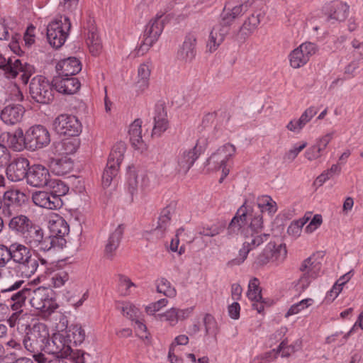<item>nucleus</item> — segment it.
I'll use <instances>...</instances> for the list:
<instances>
[{
  "label": "nucleus",
  "mask_w": 363,
  "mask_h": 363,
  "mask_svg": "<svg viewBox=\"0 0 363 363\" xmlns=\"http://www.w3.org/2000/svg\"><path fill=\"white\" fill-rule=\"evenodd\" d=\"M248 221V235L250 239L256 236L261 237L262 243L267 240L269 234L262 233L264 228L262 213L260 211H255L253 206L247 204L245 201L237 211L235 216L231 220L227 228L228 238L238 235L240 230L245 226Z\"/></svg>",
  "instance_id": "f257e3e1"
},
{
  "label": "nucleus",
  "mask_w": 363,
  "mask_h": 363,
  "mask_svg": "<svg viewBox=\"0 0 363 363\" xmlns=\"http://www.w3.org/2000/svg\"><path fill=\"white\" fill-rule=\"evenodd\" d=\"M48 340H50V334L48 327L44 323H37L33 325H26L23 345L39 363L45 359L42 352H47Z\"/></svg>",
  "instance_id": "f03ea898"
},
{
  "label": "nucleus",
  "mask_w": 363,
  "mask_h": 363,
  "mask_svg": "<svg viewBox=\"0 0 363 363\" xmlns=\"http://www.w3.org/2000/svg\"><path fill=\"white\" fill-rule=\"evenodd\" d=\"M9 246L11 261L16 264V271L23 278L31 277L37 271L38 260L32 255L30 248L17 242Z\"/></svg>",
  "instance_id": "7ed1b4c3"
},
{
  "label": "nucleus",
  "mask_w": 363,
  "mask_h": 363,
  "mask_svg": "<svg viewBox=\"0 0 363 363\" xmlns=\"http://www.w3.org/2000/svg\"><path fill=\"white\" fill-rule=\"evenodd\" d=\"M125 150L126 145L123 142L117 143L113 146L101 178L102 187L104 189L111 186L112 181L118 174Z\"/></svg>",
  "instance_id": "20e7f679"
},
{
  "label": "nucleus",
  "mask_w": 363,
  "mask_h": 363,
  "mask_svg": "<svg viewBox=\"0 0 363 363\" xmlns=\"http://www.w3.org/2000/svg\"><path fill=\"white\" fill-rule=\"evenodd\" d=\"M71 28L69 18L60 16L52 21L47 27V38L51 46L57 49L65 43Z\"/></svg>",
  "instance_id": "39448f33"
},
{
  "label": "nucleus",
  "mask_w": 363,
  "mask_h": 363,
  "mask_svg": "<svg viewBox=\"0 0 363 363\" xmlns=\"http://www.w3.org/2000/svg\"><path fill=\"white\" fill-rule=\"evenodd\" d=\"M52 82L42 75L34 77L29 85V94L37 103L48 104L54 99Z\"/></svg>",
  "instance_id": "423d86ee"
},
{
  "label": "nucleus",
  "mask_w": 363,
  "mask_h": 363,
  "mask_svg": "<svg viewBox=\"0 0 363 363\" xmlns=\"http://www.w3.org/2000/svg\"><path fill=\"white\" fill-rule=\"evenodd\" d=\"M287 250L284 243L269 242L255 258V264L263 267L269 262H282L286 257Z\"/></svg>",
  "instance_id": "0eeeda50"
},
{
  "label": "nucleus",
  "mask_w": 363,
  "mask_h": 363,
  "mask_svg": "<svg viewBox=\"0 0 363 363\" xmlns=\"http://www.w3.org/2000/svg\"><path fill=\"white\" fill-rule=\"evenodd\" d=\"M1 69L4 71V74L7 79H14L21 73L20 79L23 84L28 82L30 77L35 72L33 66L27 63L23 65L19 59L15 57L7 59L1 66Z\"/></svg>",
  "instance_id": "6e6552de"
},
{
  "label": "nucleus",
  "mask_w": 363,
  "mask_h": 363,
  "mask_svg": "<svg viewBox=\"0 0 363 363\" xmlns=\"http://www.w3.org/2000/svg\"><path fill=\"white\" fill-rule=\"evenodd\" d=\"M53 128L60 135L76 137L81 133L82 125L75 116L63 113L55 118Z\"/></svg>",
  "instance_id": "1a4fd4ad"
},
{
  "label": "nucleus",
  "mask_w": 363,
  "mask_h": 363,
  "mask_svg": "<svg viewBox=\"0 0 363 363\" xmlns=\"http://www.w3.org/2000/svg\"><path fill=\"white\" fill-rule=\"evenodd\" d=\"M30 292V289L24 288L18 291H14L12 296H10V300L7 301L6 306L9 310V318L7 319V323L11 328H13L20 320L26 300Z\"/></svg>",
  "instance_id": "9d476101"
},
{
  "label": "nucleus",
  "mask_w": 363,
  "mask_h": 363,
  "mask_svg": "<svg viewBox=\"0 0 363 363\" xmlns=\"http://www.w3.org/2000/svg\"><path fill=\"white\" fill-rule=\"evenodd\" d=\"M162 16L157 14L146 26L143 34V40L138 51V54L144 55L157 41L164 28Z\"/></svg>",
  "instance_id": "9b49d317"
},
{
  "label": "nucleus",
  "mask_w": 363,
  "mask_h": 363,
  "mask_svg": "<svg viewBox=\"0 0 363 363\" xmlns=\"http://www.w3.org/2000/svg\"><path fill=\"white\" fill-rule=\"evenodd\" d=\"M28 200V196L18 189H11L4 192L0 199V210L5 216L10 217Z\"/></svg>",
  "instance_id": "f8f14e48"
},
{
  "label": "nucleus",
  "mask_w": 363,
  "mask_h": 363,
  "mask_svg": "<svg viewBox=\"0 0 363 363\" xmlns=\"http://www.w3.org/2000/svg\"><path fill=\"white\" fill-rule=\"evenodd\" d=\"M30 304L42 313L50 315L58 307L52 297V291L45 287H39L33 291Z\"/></svg>",
  "instance_id": "ddd939ff"
},
{
  "label": "nucleus",
  "mask_w": 363,
  "mask_h": 363,
  "mask_svg": "<svg viewBox=\"0 0 363 363\" xmlns=\"http://www.w3.org/2000/svg\"><path fill=\"white\" fill-rule=\"evenodd\" d=\"M27 150L35 151L43 148L50 143V135L48 130L41 125L32 126L26 132Z\"/></svg>",
  "instance_id": "4468645a"
},
{
  "label": "nucleus",
  "mask_w": 363,
  "mask_h": 363,
  "mask_svg": "<svg viewBox=\"0 0 363 363\" xmlns=\"http://www.w3.org/2000/svg\"><path fill=\"white\" fill-rule=\"evenodd\" d=\"M303 275L299 278L297 286L301 290H305L313 279L317 278L321 271V264L315 260L313 256L304 259L299 268Z\"/></svg>",
  "instance_id": "2eb2a0df"
},
{
  "label": "nucleus",
  "mask_w": 363,
  "mask_h": 363,
  "mask_svg": "<svg viewBox=\"0 0 363 363\" xmlns=\"http://www.w3.org/2000/svg\"><path fill=\"white\" fill-rule=\"evenodd\" d=\"M26 243L39 252H48L49 242L48 236L44 235L43 230L38 225L33 224L23 236Z\"/></svg>",
  "instance_id": "dca6fc26"
},
{
  "label": "nucleus",
  "mask_w": 363,
  "mask_h": 363,
  "mask_svg": "<svg viewBox=\"0 0 363 363\" xmlns=\"http://www.w3.org/2000/svg\"><path fill=\"white\" fill-rule=\"evenodd\" d=\"M316 50L317 48L314 43L310 42L302 43L290 52L289 55L290 65L294 69L304 66Z\"/></svg>",
  "instance_id": "f3484780"
},
{
  "label": "nucleus",
  "mask_w": 363,
  "mask_h": 363,
  "mask_svg": "<svg viewBox=\"0 0 363 363\" xmlns=\"http://www.w3.org/2000/svg\"><path fill=\"white\" fill-rule=\"evenodd\" d=\"M255 0H247L244 3L233 6L228 2L221 13L220 24L222 27L228 28L233 21L245 13L252 6Z\"/></svg>",
  "instance_id": "a211bd4d"
},
{
  "label": "nucleus",
  "mask_w": 363,
  "mask_h": 363,
  "mask_svg": "<svg viewBox=\"0 0 363 363\" xmlns=\"http://www.w3.org/2000/svg\"><path fill=\"white\" fill-rule=\"evenodd\" d=\"M29 161L22 157L15 158L7 167V178L12 182H19L27 179L29 172Z\"/></svg>",
  "instance_id": "6ab92c4d"
},
{
  "label": "nucleus",
  "mask_w": 363,
  "mask_h": 363,
  "mask_svg": "<svg viewBox=\"0 0 363 363\" xmlns=\"http://www.w3.org/2000/svg\"><path fill=\"white\" fill-rule=\"evenodd\" d=\"M236 151L235 147L230 143H226L218 148L207 160L206 164H213V168L216 170L220 169L225 165L228 160L234 156Z\"/></svg>",
  "instance_id": "aec40b11"
},
{
  "label": "nucleus",
  "mask_w": 363,
  "mask_h": 363,
  "mask_svg": "<svg viewBox=\"0 0 363 363\" xmlns=\"http://www.w3.org/2000/svg\"><path fill=\"white\" fill-rule=\"evenodd\" d=\"M48 346L47 353L62 358H67V354L70 352V347H72L63 332L54 333L51 340H48Z\"/></svg>",
  "instance_id": "412c9836"
},
{
  "label": "nucleus",
  "mask_w": 363,
  "mask_h": 363,
  "mask_svg": "<svg viewBox=\"0 0 363 363\" xmlns=\"http://www.w3.org/2000/svg\"><path fill=\"white\" fill-rule=\"evenodd\" d=\"M201 153V147H199L197 144L192 148L182 150L177 157V171L186 174L194 165Z\"/></svg>",
  "instance_id": "4be33fe9"
},
{
  "label": "nucleus",
  "mask_w": 363,
  "mask_h": 363,
  "mask_svg": "<svg viewBox=\"0 0 363 363\" xmlns=\"http://www.w3.org/2000/svg\"><path fill=\"white\" fill-rule=\"evenodd\" d=\"M32 200L35 206L50 210L60 209L63 206L62 199L53 196L50 191H35L33 193Z\"/></svg>",
  "instance_id": "5701e85b"
},
{
  "label": "nucleus",
  "mask_w": 363,
  "mask_h": 363,
  "mask_svg": "<svg viewBox=\"0 0 363 363\" xmlns=\"http://www.w3.org/2000/svg\"><path fill=\"white\" fill-rule=\"evenodd\" d=\"M349 5L339 0L333 1L324 7V12L328 21L342 22L345 21L349 15Z\"/></svg>",
  "instance_id": "b1692460"
},
{
  "label": "nucleus",
  "mask_w": 363,
  "mask_h": 363,
  "mask_svg": "<svg viewBox=\"0 0 363 363\" xmlns=\"http://www.w3.org/2000/svg\"><path fill=\"white\" fill-rule=\"evenodd\" d=\"M50 181L48 169L41 164H34L29 168L27 183L34 187L47 186Z\"/></svg>",
  "instance_id": "393cba45"
},
{
  "label": "nucleus",
  "mask_w": 363,
  "mask_h": 363,
  "mask_svg": "<svg viewBox=\"0 0 363 363\" xmlns=\"http://www.w3.org/2000/svg\"><path fill=\"white\" fill-rule=\"evenodd\" d=\"M52 86L59 93L71 95L77 93L81 86V83L76 77H62L58 75L52 79Z\"/></svg>",
  "instance_id": "a878e982"
},
{
  "label": "nucleus",
  "mask_w": 363,
  "mask_h": 363,
  "mask_svg": "<svg viewBox=\"0 0 363 363\" xmlns=\"http://www.w3.org/2000/svg\"><path fill=\"white\" fill-rule=\"evenodd\" d=\"M264 11L258 10L254 11L243 23L240 27L238 37L242 40H245L250 36L257 28L262 19L264 17Z\"/></svg>",
  "instance_id": "bb28decb"
},
{
  "label": "nucleus",
  "mask_w": 363,
  "mask_h": 363,
  "mask_svg": "<svg viewBox=\"0 0 363 363\" xmlns=\"http://www.w3.org/2000/svg\"><path fill=\"white\" fill-rule=\"evenodd\" d=\"M25 113L24 107L21 104H11L4 108L1 112V119L7 125L19 123Z\"/></svg>",
  "instance_id": "cd10ccee"
},
{
  "label": "nucleus",
  "mask_w": 363,
  "mask_h": 363,
  "mask_svg": "<svg viewBox=\"0 0 363 363\" xmlns=\"http://www.w3.org/2000/svg\"><path fill=\"white\" fill-rule=\"evenodd\" d=\"M58 75L71 77L78 74L82 70V64L75 57H69L59 61L56 65Z\"/></svg>",
  "instance_id": "c85d7f7f"
},
{
  "label": "nucleus",
  "mask_w": 363,
  "mask_h": 363,
  "mask_svg": "<svg viewBox=\"0 0 363 363\" xmlns=\"http://www.w3.org/2000/svg\"><path fill=\"white\" fill-rule=\"evenodd\" d=\"M196 36L194 33H188L178 52V57L185 62H191L196 56Z\"/></svg>",
  "instance_id": "c756f323"
},
{
  "label": "nucleus",
  "mask_w": 363,
  "mask_h": 363,
  "mask_svg": "<svg viewBox=\"0 0 363 363\" xmlns=\"http://www.w3.org/2000/svg\"><path fill=\"white\" fill-rule=\"evenodd\" d=\"M262 244L261 237L256 236L254 238L250 239L247 237V240L242 244V247L239 250L238 256L228 262V265L235 266L240 265L246 259L249 252Z\"/></svg>",
  "instance_id": "7c9ffc66"
},
{
  "label": "nucleus",
  "mask_w": 363,
  "mask_h": 363,
  "mask_svg": "<svg viewBox=\"0 0 363 363\" xmlns=\"http://www.w3.org/2000/svg\"><path fill=\"white\" fill-rule=\"evenodd\" d=\"M333 137V133H327L323 137L317 140L316 143L307 149L305 152V157L310 161L316 160L320 157L328 145L332 140Z\"/></svg>",
  "instance_id": "2f4dec72"
},
{
  "label": "nucleus",
  "mask_w": 363,
  "mask_h": 363,
  "mask_svg": "<svg viewBox=\"0 0 363 363\" xmlns=\"http://www.w3.org/2000/svg\"><path fill=\"white\" fill-rule=\"evenodd\" d=\"M152 135L160 136L168 128L167 115L162 104L155 106Z\"/></svg>",
  "instance_id": "473e14b6"
},
{
  "label": "nucleus",
  "mask_w": 363,
  "mask_h": 363,
  "mask_svg": "<svg viewBox=\"0 0 363 363\" xmlns=\"http://www.w3.org/2000/svg\"><path fill=\"white\" fill-rule=\"evenodd\" d=\"M125 226L123 224H120L115 229V230L109 235L108 242L105 247V255L107 258L112 259L114 256L115 251L119 247L121 241Z\"/></svg>",
  "instance_id": "72a5a7b5"
},
{
  "label": "nucleus",
  "mask_w": 363,
  "mask_h": 363,
  "mask_svg": "<svg viewBox=\"0 0 363 363\" xmlns=\"http://www.w3.org/2000/svg\"><path fill=\"white\" fill-rule=\"evenodd\" d=\"M33 224V222L28 216L21 214L11 218L9 228L14 233L23 237Z\"/></svg>",
  "instance_id": "f704fd0d"
},
{
  "label": "nucleus",
  "mask_w": 363,
  "mask_h": 363,
  "mask_svg": "<svg viewBox=\"0 0 363 363\" xmlns=\"http://www.w3.org/2000/svg\"><path fill=\"white\" fill-rule=\"evenodd\" d=\"M318 111L315 107H309L301 116L298 120H291L286 125V128L294 133H299L302 128L308 123Z\"/></svg>",
  "instance_id": "c9c22d12"
},
{
  "label": "nucleus",
  "mask_w": 363,
  "mask_h": 363,
  "mask_svg": "<svg viewBox=\"0 0 363 363\" xmlns=\"http://www.w3.org/2000/svg\"><path fill=\"white\" fill-rule=\"evenodd\" d=\"M50 168L54 174L60 176L65 175L73 169V161L66 156L52 158L50 161Z\"/></svg>",
  "instance_id": "e433bc0d"
},
{
  "label": "nucleus",
  "mask_w": 363,
  "mask_h": 363,
  "mask_svg": "<svg viewBox=\"0 0 363 363\" xmlns=\"http://www.w3.org/2000/svg\"><path fill=\"white\" fill-rule=\"evenodd\" d=\"M192 312L191 308L179 309L172 308L162 314H159L160 318H164L170 325H175L178 321L186 319Z\"/></svg>",
  "instance_id": "4c0bfd02"
},
{
  "label": "nucleus",
  "mask_w": 363,
  "mask_h": 363,
  "mask_svg": "<svg viewBox=\"0 0 363 363\" xmlns=\"http://www.w3.org/2000/svg\"><path fill=\"white\" fill-rule=\"evenodd\" d=\"M86 42L92 55H99L102 48L101 41L97 29L93 24H91L88 28Z\"/></svg>",
  "instance_id": "58836bf2"
},
{
  "label": "nucleus",
  "mask_w": 363,
  "mask_h": 363,
  "mask_svg": "<svg viewBox=\"0 0 363 363\" xmlns=\"http://www.w3.org/2000/svg\"><path fill=\"white\" fill-rule=\"evenodd\" d=\"M7 142L10 148L16 152L27 149L26 133L21 128L16 129L13 133L8 134Z\"/></svg>",
  "instance_id": "ea45409f"
},
{
  "label": "nucleus",
  "mask_w": 363,
  "mask_h": 363,
  "mask_svg": "<svg viewBox=\"0 0 363 363\" xmlns=\"http://www.w3.org/2000/svg\"><path fill=\"white\" fill-rule=\"evenodd\" d=\"M63 333L72 346L82 343L86 336L84 330L79 325H72Z\"/></svg>",
  "instance_id": "a19ab883"
},
{
  "label": "nucleus",
  "mask_w": 363,
  "mask_h": 363,
  "mask_svg": "<svg viewBox=\"0 0 363 363\" xmlns=\"http://www.w3.org/2000/svg\"><path fill=\"white\" fill-rule=\"evenodd\" d=\"M49 229L52 237H65L69 232V226L62 217H57L56 220L49 221Z\"/></svg>",
  "instance_id": "79ce46f5"
},
{
  "label": "nucleus",
  "mask_w": 363,
  "mask_h": 363,
  "mask_svg": "<svg viewBox=\"0 0 363 363\" xmlns=\"http://www.w3.org/2000/svg\"><path fill=\"white\" fill-rule=\"evenodd\" d=\"M227 28L223 27L222 29L220 30L221 33L218 34V30L216 28H213L211 32L210 33L209 39L207 43V47L208 48L210 52L215 51L220 44L224 40V35L227 32Z\"/></svg>",
  "instance_id": "37998d69"
},
{
  "label": "nucleus",
  "mask_w": 363,
  "mask_h": 363,
  "mask_svg": "<svg viewBox=\"0 0 363 363\" xmlns=\"http://www.w3.org/2000/svg\"><path fill=\"white\" fill-rule=\"evenodd\" d=\"M142 121L140 119H135L130 125L129 135L132 145L137 147L142 141Z\"/></svg>",
  "instance_id": "c03bdc74"
},
{
  "label": "nucleus",
  "mask_w": 363,
  "mask_h": 363,
  "mask_svg": "<svg viewBox=\"0 0 363 363\" xmlns=\"http://www.w3.org/2000/svg\"><path fill=\"white\" fill-rule=\"evenodd\" d=\"M152 63L146 62L141 64L138 69V84L140 87L146 88L148 86L150 76L151 73Z\"/></svg>",
  "instance_id": "a18cd8bd"
},
{
  "label": "nucleus",
  "mask_w": 363,
  "mask_h": 363,
  "mask_svg": "<svg viewBox=\"0 0 363 363\" xmlns=\"http://www.w3.org/2000/svg\"><path fill=\"white\" fill-rule=\"evenodd\" d=\"M47 186H49L53 196L61 199L69 191V187L59 179H50Z\"/></svg>",
  "instance_id": "49530a36"
},
{
  "label": "nucleus",
  "mask_w": 363,
  "mask_h": 363,
  "mask_svg": "<svg viewBox=\"0 0 363 363\" xmlns=\"http://www.w3.org/2000/svg\"><path fill=\"white\" fill-rule=\"evenodd\" d=\"M127 189L133 200L138 189V175L134 169H130L128 172Z\"/></svg>",
  "instance_id": "de8ad7c7"
},
{
  "label": "nucleus",
  "mask_w": 363,
  "mask_h": 363,
  "mask_svg": "<svg viewBox=\"0 0 363 363\" xmlns=\"http://www.w3.org/2000/svg\"><path fill=\"white\" fill-rule=\"evenodd\" d=\"M157 291L168 297H173L176 295L175 289L171 286L170 282L165 278L157 280Z\"/></svg>",
  "instance_id": "09e8293b"
},
{
  "label": "nucleus",
  "mask_w": 363,
  "mask_h": 363,
  "mask_svg": "<svg viewBox=\"0 0 363 363\" xmlns=\"http://www.w3.org/2000/svg\"><path fill=\"white\" fill-rule=\"evenodd\" d=\"M23 281H16L13 284L9 286L7 289H4L0 290V303L7 304V301L10 300V296H12V294L14 293V291L18 289L22 284Z\"/></svg>",
  "instance_id": "8fccbe9b"
},
{
  "label": "nucleus",
  "mask_w": 363,
  "mask_h": 363,
  "mask_svg": "<svg viewBox=\"0 0 363 363\" xmlns=\"http://www.w3.org/2000/svg\"><path fill=\"white\" fill-rule=\"evenodd\" d=\"M203 325L206 335H216L217 333V323L214 317L206 313L203 318Z\"/></svg>",
  "instance_id": "3c124183"
},
{
  "label": "nucleus",
  "mask_w": 363,
  "mask_h": 363,
  "mask_svg": "<svg viewBox=\"0 0 363 363\" xmlns=\"http://www.w3.org/2000/svg\"><path fill=\"white\" fill-rule=\"evenodd\" d=\"M313 299L311 298H306L297 303L292 305L287 313H286V317L294 315L300 312L301 310L308 307L313 303Z\"/></svg>",
  "instance_id": "603ef678"
},
{
  "label": "nucleus",
  "mask_w": 363,
  "mask_h": 363,
  "mask_svg": "<svg viewBox=\"0 0 363 363\" xmlns=\"http://www.w3.org/2000/svg\"><path fill=\"white\" fill-rule=\"evenodd\" d=\"M308 218L294 220L288 227L287 233L294 236H298L301 232L303 226L308 221Z\"/></svg>",
  "instance_id": "864d4df0"
},
{
  "label": "nucleus",
  "mask_w": 363,
  "mask_h": 363,
  "mask_svg": "<svg viewBox=\"0 0 363 363\" xmlns=\"http://www.w3.org/2000/svg\"><path fill=\"white\" fill-rule=\"evenodd\" d=\"M119 291L123 296H127L129 294V289L131 286H135V284L125 275L119 274Z\"/></svg>",
  "instance_id": "5fc2aeb1"
},
{
  "label": "nucleus",
  "mask_w": 363,
  "mask_h": 363,
  "mask_svg": "<svg viewBox=\"0 0 363 363\" xmlns=\"http://www.w3.org/2000/svg\"><path fill=\"white\" fill-rule=\"evenodd\" d=\"M62 147L64 150L63 154L67 155L73 154L79 147V141L75 138L73 140H65L62 143Z\"/></svg>",
  "instance_id": "6e6d98bb"
},
{
  "label": "nucleus",
  "mask_w": 363,
  "mask_h": 363,
  "mask_svg": "<svg viewBox=\"0 0 363 363\" xmlns=\"http://www.w3.org/2000/svg\"><path fill=\"white\" fill-rule=\"evenodd\" d=\"M89 355L84 351L81 350H73L70 347V352L67 354L69 357L74 363H85V356Z\"/></svg>",
  "instance_id": "4d7b16f0"
},
{
  "label": "nucleus",
  "mask_w": 363,
  "mask_h": 363,
  "mask_svg": "<svg viewBox=\"0 0 363 363\" xmlns=\"http://www.w3.org/2000/svg\"><path fill=\"white\" fill-rule=\"evenodd\" d=\"M10 246L0 244V268L5 267L11 262Z\"/></svg>",
  "instance_id": "13d9d810"
},
{
  "label": "nucleus",
  "mask_w": 363,
  "mask_h": 363,
  "mask_svg": "<svg viewBox=\"0 0 363 363\" xmlns=\"http://www.w3.org/2000/svg\"><path fill=\"white\" fill-rule=\"evenodd\" d=\"M121 311L123 315L126 316L133 321L137 317L138 309L130 303H126L123 305L121 308Z\"/></svg>",
  "instance_id": "bf43d9fd"
},
{
  "label": "nucleus",
  "mask_w": 363,
  "mask_h": 363,
  "mask_svg": "<svg viewBox=\"0 0 363 363\" xmlns=\"http://www.w3.org/2000/svg\"><path fill=\"white\" fill-rule=\"evenodd\" d=\"M167 303L168 301L167 298L160 299L159 301L152 303L149 306H146L145 311L149 315H153L155 312L165 306Z\"/></svg>",
  "instance_id": "052dcab7"
},
{
  "label": "nucleus",
  "mask_w": 363,
  "mask_h": 363,
  "mask_svg": "<svg viewBox=\"0 0 363 363\" xmlns=\"http://www.w3.org/2000/svg\"><path fill=\"white\" fill-rule=\"evenodd\" d=\"M69 275L66 272H60L56 273L52 278L55 287H61L68 281Z\"/></svg>",
  "instance_id": "680f3d73"
},
{
  "label": "nucleus",
  "mask_w": 363,
  "mask_h": 363,
  "mask_svg": "<svg viewBox=\"0 0 363 363\" xmlns=\"http://www.w3.org/2000/svg\"><path fill=\"white\" fill-rule=\"evenodd\" d=\"M49 238V242L50 245H48V251L51 250L52 247H57L59 248H62L66 245L67 241L65 238V237H52V236H48Z\"/></svg>",
  "instance_id": "e2e57ef3"
},
{
  "label": "nucleus",
  "mask_w": 363,
  "mask_h": 363,
  "mask_svg": "<svg viewBox=\"0 0 363 363\" xmlns=\"http://www.w3.org/2000/svg\"><path fill=\"white\" fill-rule=\"evenodd\" d=\"M323 219L321 215L316 214L310 221L309 224L306 226V230L307 233H312L316 230L322 223Z\"/></svg>",
  "instance_id": "0e129e2a"
},
{
  "label": "nucleus",
  "mask_w": 363,
  "mask_h": 363,
  "mask_svg": "<svg viewBox=\"0 0 363 363\" xmlns=\"http://www.w3.org/2000/svg\"><path fill=\"white\" fill-rule=\"evenodd\" d=\"M10 153L7 147L0 144V167H2L8 164L10 160Z\"/></svg>",
  "instance_id": "69168bd1"
},
{
  "label": "nucleus",
  "mask_w": 363,
  "mask_h": 363,
  "mask_svg": "<svg viewBox=\"0 0 363 363\" xmlns=\"http://www.w3.org/2000/svg\"><path fill=\"white\" fill-rule=\"evenodd\" d=\"M229 316L234 320L240 318V306L238 302H233L228 308Z\"/></svg>",
  "instance_id": "338daca9"
},
{
  "label": "nucleus",
  "mask_w": 363,
  "mask_h": 363,
  "mask_svg": "<svg viewBox=\"0 0 363 363\" xmlns=\"http://www.w3.org/2000/svg\"><path fill=\"white\" fill-rule=\"evenodd\" d=\"M271 201L272 198L269 196L263 195L259 196L257 201V209H255V211H260L263 213L265 206H267L268 203Z\"/></svg>",
  "instance_id": "774afa93"
}]
</instances>
